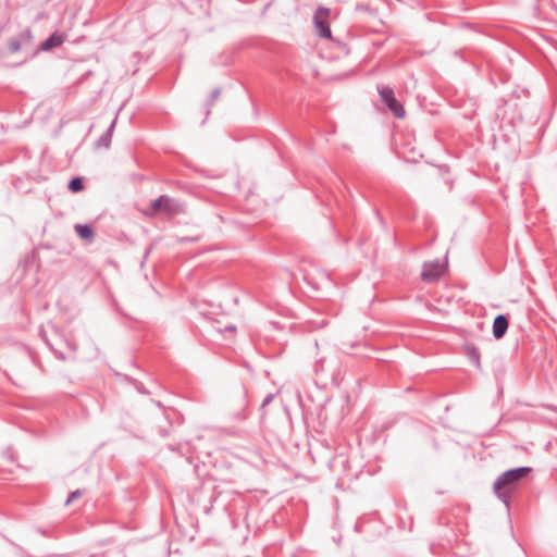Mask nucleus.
<instances>
[{
  "label": "nucleus",
  "instance_id": "nucleus-1",
  "mask_svg": "<svg viewBox=\"0 0 557 557\" xmlns=\"http://www.w3.org/2000/svg\"><path fill=\"white\" fill-rule=\"evenodd\" d=\"M530 471L529 467H520L502 473L493 484V491L496 496L508 506L510 495L518 488L520 482Z\"/></svg>",
  "mask_w": 557,
  "mask_h": 557
},
{
  "label": "nucleus",
  "instance_id": "nucleus-2",
  "mask_svg": "<svg viewBox=\"0 0 557 557\" xmlns=\"http://www.w3.org/2000/svg\"><path fill=\"white\" fill-rule=\"evenodd\" d=\"M183 212V205L166 195L160 196L158 199L153 200L146 210H144V214L146 216L151 218L157 214H161L166 219H171Z\"/></svg>",
  "mask_w": 557,
  "mask_h": 557
},
{
  "label": "nucleus",
  "instance_id": "nucleus-3",
  "mask_svg": "<svg viewBox=\"0 0 557 557\" xmlns=\"http://www.w3.org/2000/svg\"><path fill=\"white\" fill-rule=\"evenodd\" d=\"M330 10L326 8H319L314 13L313 21L318 33L321 37L331 38V29L327 24Z\"/></svg>",
  "mask_w": 557,
  "mask_h": 557
},
{
  "label": "nucleus",
  "instance_id": "nucleus-4",
  "mask_svg": "<svg viewBox=\"0 0 557 557\" xmlns=\"http://www.w3.org/2000/svg\"><path fill=\"white\" fill-rule=\"evenodd\" d=\"M445 271V265L438 261L426 262L423 265L422 280L425 282L436 281Z\"/></svg>",
  "mask_w": 557,
  "mask_h": 557
},
{
  "label": "nucleus",
  "instance_id": "nucleus-5",
  "mask_svg": "<svg viewBox=\"0 0 557 557\" xmlns=\"http://www.w3.org/2000/svg\"><path fill=\"white\" fill-rule=\"evenodd\" d=\"M508 324H509L508 319L505 315H503V314L497 315L493 323L494 337L497 339L502 338L505 335V333L507 332Z\"/></svg>",
  "mask_w": 557,
  "mask_h": 557
},
{
  "label": "nucleus",
  "instance_id": "nucleus-6",
  "mask_svg": "<svg viewBox=\"0 0 557 557\" xmlns=\"http://www.w3.org/2000/svg\"><path fill=\"white\" fill-rule=\"evenodd\" d=\"M63 41H64V36L61 34L54 33L40 45V49L44 51H48L52 48L61 46L63 44Z\"/></svg>",
  "mask_w": 557,
  "mask_h": 557
},
{
  "label": "nucleus",
  "instance_id": "nucleus-7",
  "mask_svg": "<svg viewBox=\"0 0 557 557\" xmlns=\"http://www.w3.org/2000/svg\"><path fill=\"white\" fill-rule=\"evenodd\" d=\"M385 104L388 107V109L392 111V113L396 117H398V119L405 117V114H406L405 109H404L403 104L396 98L392 99V101H389Z\"/></svg>",
  "mask_w": 557,
  "mask_h": 557
},
{
  "label": "nucleus",
  "instance_id": "nucleus-8",
  "mask_svg": "<svg viewBox=\"0 0 557 557\" xmlns=\"http://www.w3.org/2000/svg\"><path fill=\"white\" fill-rule=\"evenodd\" d=\"M381 101L387 103L395 98L394 90L388 86H380L377 88Z\"/></svg>",
  "mask_w": 557,
  "mask_h": 557
},
{
  "label": "nucleus",
  "instance_id": "nucleus-9",
  "mask_svg": "<svg viewBox=\"0 0 557 557\" xmlns=\"http://www.w3.org/2000/svg\"><path fill=\"white\" fill-rule=\"evenodd\" d=\"M75 231L77 235L83 239H90L94 235V232L89 225L76 224Z\"/></svg>",
  "mask_w": 557,
  "mask_h": 557
},
{
  "label": "nucleus",
  "instance_id": "nucleus-10",
  "mask_svg": "<svg viewBox=\"0 0 557 557\" xmlns=\"http://www.w3.org/2000/svg\"><path fill=\"white\" fill-rule=\"evenodd\" d=\"M69 188L74 193L81 191L84 188L82 178L75 177L71 180L69 183Z\"/></svg>",
  "mask_w": 557,
  "mask_h": 557
},
{
  "label": "nucleus",
  "instance_id": "nucleus-11",
  "mask_svg": "<svg viewBox=\"0 0 557 557\" xmlns=\"http://www.w3.org/2000/svg\"><path fill=\"white\" fill-rule=\"evenodd\" d=\"M115 125V120L112 122V124L110 125L108 132L106 135L101 136L100 139H99V144L100 145H103L104 147H108L109 144H110V136H111V131L113 129Z\"/></svg>",
  "mask_w": 557,
  "mask_h": 557
},
{
  "label": "nucleus",
  "instance_id": "nucleus-12",
  "mask_svg": "<svg viewBox=\"0 0 557 557\" xmlns=\"http://www.w3.org/2000/svg\"><path fill=\"white\" fill-rule=\"evenodd\" d=\"M8 49L11 53H15L21 50V44L17 39H11L8 42Z\"/></svg>",
  "mask_w": 557,
  "mask_h": 557
},
{
  "label": "nucleus",
  "instance_id": "nucleus-13",
  "mask_svg": "<svg viewBox=\"0 0 557 557\" xmlns=\"http://www.w3.org/2000/svg\"><path fill=\"white\" fill-rule=\"evenodd\" d=\"M470 357H471L473 363L475 364V367L480 368V356H479V352L476 349H472L470 351Z\"/></svg>",
  "mask_w": 557,
  "mask_h": 557
},
{
  "label": "nucleus",
  "instance_id": "nucleus-14",
  "mask_svg": "<svg viewBox=\"0 0 557 557\" xmlns=\"http://www.w3.org/2000/svg\"><path fill=\"white\" fill-rule=\"evenodd\" d=\"M82 493L81 491L76 490L74 492H72L70 494V496L67 497L66 502H65V505H69L71 504L73 500L77 499L78 497H81Z\"/></svg>",
  "mask_w": 557,
  "mask_h": 557
},
{
  "label": "nucleus",
  "instance_id": "nucleus-15",
  "mask_svg": "<svg viewBox=\"0 0 557 557\" xmlns=\"http://www.w3.org/2000/svg\"><path fill=\"white\" fill-rule=\"evenodd\" d=\"M220 96V89L219 88H215L212 94H211V99L212 101L216 100Z\"/></svg>",
  "mask_w": 557,
  "mask_h": 557
},
{
  "label": "nucleus",
  "instance_id": "nucleus-16",
  "mask_svg": "<svg viewBox=\"0 0 557 557\" xmlns=\"http://www.w3.org/2000/svg\"><path fill=\"white\" fill-rule=\"evenodd\" d=\"M272 399H273V395H268V396L264 398V400H263V403H262V406L264 407V406L269 405V404L272 401Z\"/></svg>",
  "mask_w": 557,
  "mask_h": 557
},
{
  "label": "nucleus",
  "instance_id": "nucleus-17",
  "mask_svg": "<svg viewBox=\"0 0 557 557\" xmlns=\"http://www.w3.org/2000/svg\"><path fill=\"white\" fill-rule=\"evenodd\" d=\"M236 330V327L234 325H226L224 331H231V332H234Z\"/></svg>",
  "mask_w": 557,
  "mask_h": 557
}]
</instances>
